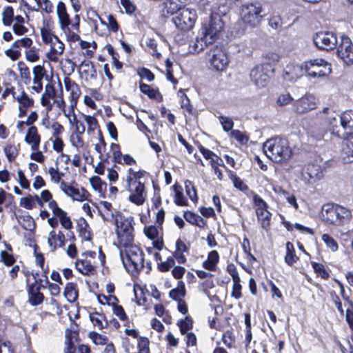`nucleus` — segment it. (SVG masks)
<instances>
[{"label": "nucleus", "mask_w": 353, "mask_h": 353, "mask_svg": "<svg viewBox=\"0 0 353 353\" xmlns=\"http://www.w3.org/2000/svg\"><path fill=\"white\" fill-rule=\"evenodd\" d=\"M63 81L65 90L70 92V98L74 99H79L81 91L79 85L75 81H72L69 77H65Z\"/></svg>", "instance_id": "nucleus-26"}, {"label": "nucleus", "mask_w": 353, "mask_h": 353, "mask_svg": "<svg viewBox=\"0 0 353 353\" xmlns=\"http://www.w3.org/2000/svg\"><path fill=\"white\" fill-rule=\"evenodd\" d=\"M263 150L268 158L276 163L288 161L292 154L288 141L279 137L267 140L263 144Z\"/></svg>", "instance_id": "nucleus-4"}, {"label": "nucleus", "mask_w": 353, "mask_h": 353, "mask_svg": "<svg viewBox=\"0 0 353 353\" xmlns=\"http://www.w3.org/2000/svg\"><path fill=\"white\" fill-rule=\"evenodd\" d=\"M101 215L103 219L105 221L112 222V223L115 224V220L117 219V217L121 216L120 214H116L114 215L111 210V209L104 210L103 212H101Z\"/></svg>", "instance_id": "nucleus-59"}, {"label": "nucleus", "mask_w": 353, "mask_h": 353, "mask_svg": "<svg viewBox=\"0 0 353 353\" xmlns=\"http://www.w3.org/2000/svg\"><path fill=\"white\" fill-rule=\"evenodd\" d=\"M337 48L338 56L347 65L353 64V44L347 36L341 37Z\"/></svg>", "instance_id": "nucleus-14"}, {"label": "nucleus", "mask_w": 353, "mask_h": 353, "mask_svg": "<svg viewBox=\"0 0 353 353\" xmlns=\"http://www.w3.org/2000/svg\"><path fill=\"white\" fill-rule=\"evenodd\" d=\"M90 181L92 188L99 192H102L106 188V183L103 182L99 176H93Z\"/></svg>", "instance_id": "nucleus-42"}, {"label": "nucleus", "mask_w": 353, "mask_h": 353, "mask_svg": "<svg viewBox=\"0 0 353 353\" xmlns=\"http://www.w3.org/2000/svg\"><path fill=\"white\" fill-rule=\"evenodd\" d=\"M21 77L25 79V83L28 84L30 82V72L29 68L24 63L20 62L18 64Z\"/></svg>", "instance_id": "nucleus-46"}, {"label": "nucleus", "mask_w": 353, "mask_h": 353, "mask_svg": "<svg viewBox=\"0 0 353 353\" xmlns=\"http://www.w3.org/2000/svg\"><path fill=\"white\" fill-rule=\"evenodd\" d=\"M293 101V98L289 93L281 94L279 96L276 103L280 106L290 104Z\"/></svg>", "instance_id": "nucleus-60"}, {"label": "nucleus", "mask_w": 353, "mask_h": 353, "mask_svg": "<svg viewBox=\"0 0 353 353\" xmlns=\"http://www.w3.org/2000/svg\"><path fill=\"white\" fill-rule=\"evenodd\" d=\"M314 271L318 273L323 279H327L330 276L328 272L325 270L323 265L316 262L312 263Z\"/></svg>", "instance_id": "nucleus-54"}, {"label": "nucleus", "mask_w": 353, "mask_h": 353, "mask_svg": "<svg viewBox=\"0 0 353 353\" xmlns=\"http://www.w3.org/2000/svg\"><path fill=\"white\" fill-rule=\"evenodd\" d=\"M315 123L319 125L327 123L332 134L345 139L353 132V111L347 110L339 115L332 109L326 108L316 113Z\"/></svg>", "instance_id": "nucleus-1"}, {"label": "nucleus", "mask_w": 353, "mask_h": 353, "mask_svg": "<svg viewBox=\"0 0 353 353\" xmlns=\"http://www.w3.org/2000/svg\"><path fill=\"white\" fill-rule=\"evenodd\" d=\"M56 217L59 219L61 225L66 230H70L72 228V223L70 218L67 216V213L65 211H62Z\"/></svg>", "instance_id": "nucleus-44"}, {"label": "nucleus", "mask_w": 353, "mask_h": 353, "mask_svg": "<svg viewBox=\"0 0 353 353\" xmlns=\"http://www.w3.org/2000/svg\"><path fill=\"white\" fill-rule=\"evenodd\" d=\"M181 107L188 113L192 114L194 110L193 106L190 104V99L185 94L181 97Z\"/></svg>", "instance_id": "nucleus-63"}, {"label": "nucleus", "mask_w": 353, "mask_h": 353, "mask_svg": "<svg viewBox=\"0 0 353 353\" xmlns=\"http://www.w3.org/2000/svg\"><path fill=\"white\" fill-rule=\"evenodd\" d=\"M322 241L326 245V246L332 251L336 252L339 249L337 242L334 239L333 237L327 234H324L321 237Z\"/></svg>", "instance_id": "nucleus-40"}, {"label": "nucleus", "mask_w": 353, "mask_h": 353, "mask_svg": "<svg viewBox=\"0 0 353 353\" xmlns=\"http://www.w3.org/2000/svg\"><path fill=\"white\" fill-rule=\"evenodd\" d=\"M185 295V285L183 281H179L176 288L171 290L169 292V296L174 301H180Z\"/></svg>", "instance_id": "nucleus-31"}, {"label": "nucleus", "mask_w": 353, "mask_h": 353, "mask_svg": "<svg viewBox=\"0 0 353 353\" xmlns=\"http://www.w3.org/2000/svg\"><path fill=\"white\" fill-rule=\"evenodd\" d=\"M175 191L174 203L179 206H187L188 205L187 199L183 196V194L181 190H178V188H181V186H178L176 184L174 185Z\"/></svg>", "instance_id": "nucleus-39"}, {"label": "nucleus", "mask_w": 353, "mask_h": 353, "mask_svg": "<svg viewBox=\"0 0 353 353\" xmlns=\"http://www.w3.org/2000/svg\"><path fill=\"white\" fill-rule=\"evenodd\" d=\"M0 256L1 260L7 266H10L15 262V259L13 256L8 253L6 251H1Z\"/></svg>", "instance_id": "nucleus-62"}, {"label": "nucleus", "mask_w": 353, "mask_h": 353, "mask_svg": "<svg viewBox=\"0 0 353 353\" xmlns=\"http://www.w3.org/2000/svg\"><path fill=\"white\" fill-rule=\"evenodd\" d=\"M78 332L76 331H72L66 330L65 331V346H75L74 341L77 339Z\"/></svg>", "instance_id": "nucleus-53"}, {"label": "nucleus", "mask_w": 353, "mask_h": 353, "mask_svg": "<svg viewBox=\"0 0 353 353\" xmlns=\"http://www.w3.org/2000/svg\"><path fill=\"white\" fill-rule=\"evenodd\" d=\"M57 96V91L54 85L48 83L45 87V91L41 97V104L48 110H51L52 103L50 102L51 99H54Z\"/></svg>", "instance_id": "nucleus-21"}, {"label": "nucleus", "mask_w": 353, "mask_h": 353, "mask_svg": "<svg viewBox=\"0 0 353 353\" xmlns=\"http://www.w3.org/2000/svg\"><path fill=\"white\" fill-rule=\"evenodd\" d=\"M230 178L232 181L234 185L236 188L239 189L240 190H245L248 189V186L236 174L230 173Z\"/></svg>", "instance_id": "nucleus-57"}, {"label": "nucleus", "mask_w": 353, "mask_h": 353, "mask_svg": "<svg viewBox=\"0 0 353 353\" xmlns=\"http://www.w3.org/2000/svg\"><path fill=\"white\" fill-rule=\"evenodd\" d=\"M111 150L112 152L113 159L116 163L121 162L123 154L120 151V147L118 144L112 143Z\"/></svg>", "instance_id": "nucleus-64"}, {"label": "nucleus", "mask_w": 353, "mask_h": 353, "mask_svg": "<svg viewBox=\"0 0 353 353\" xmlns=\"http://www.w3.org/2000/svg\"><path fill=\"white\" fill-rule=\"evenodd\" d=\"M90 319L94 326H97L99 329L108 326V322L105 320L104 316L100 313H91L90 314Z\"/></svg>", "instance_id": "nucleus-35"}, {"label": "nucleus", "mask_w": 353, "mask_h": 353, "mask_svg": "<svg viewBox=\"0 0 353 353\" xmlns=\"http://www.w3.org/2000/svg\"><path fill=\"white\" fill-rule=\"evenodd\" d=\"M14 21V10L12 6H7L2 12V22L5 26H10Z\"/></svg>", "instance_id": "nucleus-37"}, {"label": "nucleus", "mask_w": 353, "mask_h": 353, "mask_svg": "<svg viewBox=\"0 0 353 353\" xmlns=\"http://www.w3.org/2000/svg\"><path fill=\"white\" fill-rule=\"evenodd\" d=\"M3 150L6 154V157L8 158V160L10 162H12L16 159V157L19 154V145H14L12 144L8 145L4 148Z\"/></svg>", "instance_id": "nucleus-36"}, {"label": "nucleus", "mask_w": 353, "mask_h": 353, "mask_svg": "<svg viewBox=\"0 0 353 353\" xmlns=\"http://www.w3.org/2000/svg\"><path fill=\"white\" fill-rule=\"evenodd\" d=\"M222 341L228 347L232 348L235 341L234 336L233 335L232 332L227 331L223 333L222 336Z\"/></svg>", "instance_id": "nucleus-56"}, {"label": "nucleus", "mask_w": 353, "mask_h": 353, "mask_svg": "<svg viewBox=\"0 0 353 353\" xmlns=\"http://www.w3.org/2000/svg\"><path fill=\"white\" fill-rule=\"evenodd\" d=\"M316 105L315 97L312 94H305L294 101L293 108L295 112L303 114L315 109Z\"/></svg>", "instance_id": "nucleus-15"}, {"label": "nucleus", "mask_w": 353, "mask_h": 353, "mask_svg": "<svg viewBox=\"0 0 353 353\" xmlns=\"http://www.w3.org/2000/svg\"><path fill=\"white\" fill-rule=\"evenodd\" d=\"M42 280L39 279L40 285L33 283L28 288V301L32 305L41 304L44 299L43 294L40 292Z\"/></svg>", "instance_id": "nucleus-19"}, {"label": "nucleus", "mask_w": 353, "mask_h": 353, "mask_svg": "<svg viewBox=\"0 0 353 353\" xmlns=\"http://www.w3.org/2000/svg\"><path fill=\"white\" fill-rule=\"evenodd\" d=\"M188 247L185 243L181 239H178L176 242V250L174 252V257L177 260L179 263H184L186 261L185 256L183 254V252H188Z\"/></svg>", "instance_id": "nucleus-28"}, {"label": "nucleus", "mask_w": 353, "mask_h": 353, "mask_svg": "<svg viewBox=\"0 0 353 353\" xmlns=\"http://www.w3.org/2000/svg\"><path fill=\"white\" fill-rule=\"evenodd\" d=\"M305 71L307 76L313 78L328 76L331 72V64L323 59H314L305 61L301 65L288 66L285 70L283 78L293 81L302 75Z\"/></svg>", "instance_id": "nucleus-3"}, {"label": "nucleus", "mask_w": 353, "mask_h": 353, "mask_svg": "<svg viewBox=\"0 0 353 353\" xmlns=\"http://www.w3.org/2000/svg\"><path fill=\"white\" fill-rule=\"evenodd\" d=\"M256 214L261 228L266 231L268 230L270 227L271 213L268 210L263 211L260 210L256 211Z\"/></svg>", "instance_id": "nucleus-29"}, {"label": "nucleus", "mask_w": 353, "mask_h": 353, "mask_svg": "<svg viewBox=\"0 0 353 353\" xmlns=\"http://www.w3.org/2000/svg\"><path fill=\"white\" fill-rule=\"evenodd\" d=\"M60 188L66 195L79 201L85 200L88 194V192L84 188H81V190L75 188L73 186L68 185L64 181L60 182Z\"/></svg>", "instance_id": "nucleus-16"}, {"label": "nucleus", "mask_w": 353, "mask_h": 353, "mask_svg": "<svg viewBox=\"0 0 353 353\" xmlns=\"http://www.w3.org/2000/svg\"><path fill=\"white\" fill-rule=\"evenodd\" d=\"M271 70L270 64L258 65L252 69L250 76L253 83L259 88H265L269 83V72Z\"/></svg>", "instance_id": "nucleus-12"}, {"label": "nucleus", "mask_w": 353, "mask_h": 353, "mask_svg": "<svg viewBox=\"0 0 353 353\" xmlns=\"http://www.w3.org/2000/svg\"><path fill=\"white\" fill-rule=\"evenodd\" d=\"M183 217L192 225H196L199 228H204L206 225V221L201 216L190 211H185Z\"/></svg>", "instance_id": "nucleus-27"}, {"label": "nucleus", "mask_w": 353, "mask_h": 353, "mask_svg": "<svg viewBox=\"0 0 353 353\" xmlns=\"http://www.w3.org/2000/svg\"><path fill=\"white\" fill-rule=\"evenodd\" d=\"M59 23L61 30H67L68 26L71 24L70 15L68 14L66 6L63 1H59L56 9Z\"/></svg>", "instance_id": "nucleus-18"}, {"label": "nucleus", "mask_w": 353, "mask_h": 353, "mask_svg": "<svg viewBox=\"0 0 353 353\" xmlns=\"http://www.w3.org/2000/svg\"><path fill=\"white\" fill-rule=\"evenodd\" d=\"M84 121L88 124V131L93 132L99 127L98 121L94 117L83 114Z\"/></svg>", "instance_id": "nucleus-49"}, {"label": "nucleus", "mask_w": 353, "mask_h": 353, "mask_svg": "<svg viewBox=\"0 0 353 353\" xmlns=\"http://www.w3.org/2000/svg\"><path fill=\"white\" fill-rule=\"evenodd\" d=\"M48 173L50 176V179L52 182L58 183L60 182L61 177L63 176V172H60L58 168L50 167L48 170Z\"/></svg>", "instance_id": "nucleus-51"}, {"label": "nucleus", "mask_w": 353, "mask_h": 353, "mask_svg": "<svg viewBox=\"0 0 353 353\" xmlns=\"http://www.w3.org/2000/svg\"><path fill=\"white\" fill-rule=\"evenodd\" d=\"M123 249L120 250V256L123 265L132 273L139 272L143 268V253L133 243L121 245Z\"/></svg>", "instance_id": "nucleus-5"}, {"label": "nucleus", "mask_w": 353, "mask_h": 353, "mask_svg": "<svg viewBox=\"0 0 353 353\" xmlns=\"http://www.w3.org/2000/svg\"><path fill=\"white\" fill-rule=\"evenodd\" d=\"M75 287V284L72 283H68L64 290V296L68 301L70 303L74 302L78 297V292Z\"/></svg>", "instance_id": "nucleus-34"}, {"label": "nucleus", "mask_w": 353, "mask_h": 353, "mask_svg": "<svg viewBox=\"0 0 353 353\" xmlns=\"http://www.w3.org/2000/svg\"><path fill=\"white\" fill-rule=\"evenodd\" d=\"M180 327V332L182 334H185L192 327V321L191 318L186 316L185 319L181 320L178 323Z\"/></svg>", "instance_id": "nucleus-43"}, {"label": "nucleus", "mask_w": 353, "mask_h": 353, "mask_svg": "<svg viewBox=\"0 0 353 353\" xmlns=\"http://www.w3.org/2000/svg\"><path fill=\"white\" fill-rule=\"evenodd\" d=\"M25 141L31 145L32 150H38L41 142V137L35 126L29 128L25 137Z\"/></svg>", "instance_id": "nucleus-22"}, {"label": "nucleus", "mask_w": 353, "mask_h": 353, "mask_svg": "<svg viewBox=\"0 0 353 353\" xmlns=\"http://www.w3.org/2000/svg\"><path fill=\"white\" fill-rule=\"evenodd\" d=\"M184 3L185 0H164L163 11L172 15L181 10Z\"/></svg>", "instance_id": "nucleus-25"}, {"label": "nucleus", "mask_w": 353, "mask_h": 353, "mask_svg": "<svg viewBox=\"0 0 353 353\" xmlns=\"http://www.w3.org/2000/svg\"><path fill=\"white\" fill-rule=\"evenodd\" d=\"M221 124L222 125L223 129L225 132H229L232 130V128L234 126V122L232 119L225 117L223 115H220L218 117Z\"/></svg>", "instance_id": "nucleus-45"}, {"label": "nucleus", "mask_w": 353, "mask_h": 353, "mask_svg": "<svg viewBox=\"0 0 353 353\" xmlns=\"http://www.w3.org/2000/svg\"><path fill=\"white\" fill-rule=\"evenodd\" d=\"M52 55L49 57L51 61H57V57L53 55H61L63 54L64 50V44L59 39V38H54V41L50 44Z\"/></svg>", "instance_id": "nucleus-33"}, {"label": "nucleus", "mask_w": 353, "mask_h": 353, "mask_svg": "<svg viewBox=\"0 0 353 353\" xmlns=\"http://www.w3.org/2000/svg\"><path fill=\"white\" fill-rule=\"evenodd\" d=\"M224 23L219 15H212L208 24L203 26L194 41L190 43V51L199 53L212 46L219 37Z\"/></svg>", "instance_id": "nucleus-2"}, {"label": "nucleus", "mask_w": 353, "mask_h": 353, "mask_svg": "<svg viewBox=\"0 0 353 353\" xmlns=\"http://www.w3.org/2000/svg\"><path fill=\"white\" fill-rule=\"evenodd\" d=\"M39 7L46 13L50 14L53 12L54 6L50 0H36Z\"/></svg>", "instance_id": "nucleus-52"}, {"label": "nucleus", "mask_w": 353, "mask_h": 353, "mask_svg": "<svg viewBox=\"0 0 353 353\" xmlns=\"http://www.w3.org/2000/svg\"><path fill=\"white\" fill-rule=\"evenodd\" d=\"M12 97L17 101L19 107L28 108L34 104L33 99L30 98L23 90H19L17 92H12Z\"/></svg>", "instance_id": "nucleus-24"}, {"label": "nucleus", "mask_w": 353, "mask_h": 353, "mask_svg": "<svg viewBox=\"0 0 353 353\" xmlns=\"http://www.w3.org/2000/svg\"><path fill=\"white\" fill-rule=\"evenodd\" d=\"M65 239V235L61 231H59L58 233H56L54 230L50 231L49 233L48 243L51 251H54L57 246H64Z\"/></svg>", "instance_id": "nucleus-23"}, {"label": "nucleus", "mask_w": 353, "mask_h": 353, "mask_svg": "<svg viewBox=\"0 0 353 353\" xmlns=\"http://www.w3.org/2000/svg\"><path fill=\"white\" fill-rule=\"evenodd\" d=\"M33 85L32 90L39 93L43 90V79L46 75V70L44 67L40 65H36L33 68Z\"/></svg>", "instance_id": "nucleus-17"}, {"label": "nucleus", "mask_w": 353, "mask_h": 353, "mask_svg": "<svg viewBox=\"0 0 353 353\" xmlns=\"http://www.w3.org/2000/svg\"><path fill=\"white\" fill-rule=\"evenodd\" d=\"M138 347L140 353H150L148 339L141 337L138 341Z\"/></svg>", "instance_id": "nucleus-61"}, {"label": "nucleus", "mask_w": 353, "mask_h": 353, "mask_svg": "<svg viewBox=\"0 0 353 353\" xmlns=\"http://www.w3.org/2000/svg\"><path fill=\"white\" fill-rule=\"evenodd\" d=\"M313 41L318 48L325 50L334 49L338 43L336 34L330 31L316 32L313 37Z\"/></svg>", "instance_id": "nucleus-11"}, {"label": "nucleus", "mask_w": 353, "mask_h": 353, "mask_svg": "<svg viewBox=\"0 0 353 353\" xmlns=\"http://www.w3.org/2000/svg\"><path fill=\"white\" fill-rule=\"evenodd\" d=\"M76 268L83 274L88 275L93 274L94 268L90 261L85 259L78 260L76 263Z\"/></svg>", "instance_id": "nucleus-30"}, {"label": "nucleus", "mask_w": 353, "mask_h": 353, "mask_svg": "<svg viewBox=\"0 0 353 353\" xmlns=\"http://www.w3.org/2000/svg\"><path fill=\"white\" fill-rule=\"evenodd\" d=\"M18 222L25 230L32 231L34 230L35 225L33 219L29 216H22L18 218Z\"/></svg>", "instance_id": "nucleus-38"}, {"label": "nucleus", "mask_w": 353, "mask_h": 353, "mask_svg": "<svg viewBox=\"0 0 353 353\" xmlns=\"http://www.w3.org/2000/svg\"><path fill=\"white\" fill-rule=\"evenodd\" d=\"M80 66L83 69V73L87 76H93L96 72L93 63L90 61H83Z\"/></svg>", "instance_id": "nucleus-50"}, {"label": "nucleus", "mask_w": 353, "mask_h": 353, "mask_svg": "<svg viewBox=\"0 0 353 353\" xmlns=\"http://www.w3.org/2000/svg\"><path fill=\"white\" fill-rule=\"evenodd\" d=\"M323 176V173L319 165L309 163L303 168L301 179L307 184H313Z\"/></svg>", "instance_id": "nucleus-13"}, {"label": "nucleus", "mask_w": 353, "mask_h": 353, "mask_svg": "<svg viewBox=\"0 0 353 353\" xmlns=\"http://www.w3.org/2000/svg\"><path fill=\"white\" fill-rule=\"evenodd\" d=\"M230 136L243 145L246 144L249 140L248 136L239 130H232L230 133Z\"/></svg>", "instance_id": "nucleus-41"}, {"label": "nucleus", "mask_w": 353, "mask_h": 353, "mask_svg": "<svg viewBox=\"0 0 353 353\" xmlns=\"http://www.w3.org/2000/svg\"><path fill=\"white\" fill-rule=\"evenodd\" d=\"M131 192L129 196V200L137 204L142 205L145 199V192L144 185L142 183H138L137 185L134 186L131 190H128Z\"/></svg>", "instance_id": "nucleus-20"}, {"label": "nucleus", "mask_w": 353, "mask_h": 353, "mask_svg": "<svg viewBox=\"0 0 353 353\" xmlns=\"http://www.w3.org/2000/svg\"><path fill=\"white\" fill-rule=\"evenodd\" d=\"M185 191L190 199L196 202L198 199L196 191L195 188L194 187L192 183L190 181H186L185 182Z\"/></svg>", "instance_id": "nucleus-47"}, {"label": "nucleus", "mask_w": 353, "mask_h": 353, "mask_svg": "<svg viewBox=\"0 0 353 353\" xmlns=\"http://www.w3.org/2000/svg\"><path fill=\"white\" fill-rule=\"evenodd\" d=\"M285 247L286 254L285 256V261L288 265L292 266L294 263H295L297 261L298 257L295 254L294 245L291 242H287Z\"/></svg>", "instance_id": "nucleus-32"}, {"label": "nucleus", "mask_w": 353, "mask_h": 353, "mask_svg": "<svg viewBox=\"0 0 353 353\" xmlns=\"http://www.w3.org/2000/svg\"><path fill=\"white\" fill-rule=\"evenodd\" d=\"M174 257L169 256L165 261L158 263V268L161 272H168L174 265Z\"/></svg>", "instance_id": "nucleus-48"}, {"label": "nucleus", "mask_w": 353, "mask_h": 353, "mask_svg": "<svg viewBox=\"0 0 353 353\" xmlns=\"http://www.w3.org/2000/svg\"><path fill=\"white\" fill-rule=\"evenodd\" d=\"M262 8L256 4H245L241 8V20L243 23L250 28L258 26L263 18Z\"/></svg>", "instance_id": "nucleus-10"}, {"label": "nucleus", "mask_w": 353, "mask_h": 353, "mask_svg": "<svg viewBox=\"0 0 353 353\" xmlns=\"http://www.w3.org/2000/svg\"><path fill=\"white\" fill-rule=\"evenodd\" d=\"M116 232L120 245L133 243V226L132 219L125 218L122 216L117 217L115 220Z\"/></svg>", "instance_id": "nucleus-9"}, {"label": "nucleus", "mask_w": 353, "mask_h": 353, "mask_svg": "<svg viewBox=\"0 0 353 353\" xmlns=\"http://www.w3.org/2000/svg\"><path fill=\"white\" fill-rule=\"evenodd\" d=\"M141 91L147 94L150 98L154 99L157 94V91L152 89L149 85L145 83H140Z\"/></svg>", "instance_id": "nucleus-58"}, {"label": "nucleus", "mask_w": 353, "mask_h": 353, "mask_svg": "<svg viewBox=\"0 0 353 353\" xmlns=\"http://www.w3.org/2000/svg\"><path fill=\"white\" fill-rule=\"evenodd\" d=\"M206 57L210 66L217 71L224 70L229 63L227 54L221 46L212 44L206 54Z\"/></svg>", "instance_id": "nucleus-8"}, {"label": "nucleus", "mask_w": 353, "mask_h": 353, "mask_svg": "<svg viewBox=\"0 0 353 353\" xmlns=\"http://www.w3.org/2000/svg\"><path fill=\"white\" fill-rule=\"evenodd\" d=\"M323 220L335 226H343L347 224L352 219V212L338 204H325L322 208Z\"/></svg>", "instance_id": "nucleus-6"}, {"label": "nucleus", "mask_w": 353, "mask_h": 353, "mask_svg": "<svg viewBox=\"0 0 353 353\" xmlns=\"http://www.w3.org/2000/svg\"><path fill=\"white\" fill-rule=\"evenodd\" d=\"M241 279L233 281V286H232V290L231 292V296L236 299H239L241 297V289L242 286L240 284Z\"/></svg>", "instance_id": "nucleus-55"}, {"label": "nucleus", "mask_w": 353, "mask_h": 353, "mask_svg": "<svg viewBox=\"0 0 353 353\" xmlns=\"http://www.w3.org/2000/svg\"><path fill=\"white\" fill-rule=\"evenodd\" d=\"M172 17V21L176 27L183 31L191 30L195 23L196 14L194 10L183 8L175 12Z\"/></svg>", "instance_id": "nucleus-7"}]
</instances>
